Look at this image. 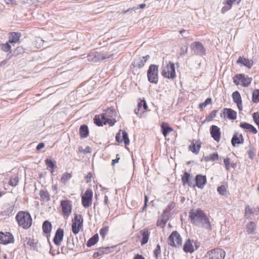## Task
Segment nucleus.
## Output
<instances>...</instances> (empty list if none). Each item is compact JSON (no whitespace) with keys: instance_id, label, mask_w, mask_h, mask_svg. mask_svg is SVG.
I'll list each match as a JSON object with an SVG mask.
<instances>
[{"instance_id":"obj_64","label":"nucleus","mask_w":259,"mask_h":259,"mask_svg":"<svg viewBox=\"0 0 259 259\" xmlns=\"http://www.w3.org/2000/svg\"><path fill=\"white\" fill-rule=\"evenodd\" d=\"M104 202L105 205H108V198L107 196H105Z\"/></svg>"},{"instance_id":"obj_59","label":"nucleus","mask_w":259,"mask_h":259,"mask_svg":"<svg viewBox=\"0 0 259 259\" xmlns=\"http://www.w3.org/2000/svg\"><path fill=\"white\" fill-rule=\"evenodd\" d=\"M148 201V197L147 195H145L144 197V205L142 208V210L144 211L146 209L147 206V203Z\"/></svg>"},{"instance_id":"obj_63","label":"nucleus","mask_w":259,"mask_h":259,"mask_svg":"<svg viewBox=\"0 0 259 259\" xmlns=\"http://www.w3.org/2000/svg\"><path fill=\"white\" fill-rule=\"evenodd\" d=\"M45 147V144L44 143H39L37 147H36V150H40L42 148Z\"/></svg>"},{"instance_id":"obj_42","label":"nucleus","mask_w":259,"mask_h":259,"mask_svg":"<svg viewBox=\"0 0 259 259\" xmlns=\"http://www.w3.org/2000/svg\"><path fill=\"white\" fill-rule=\"evenodd\" d=\"M99 240V237L98 234H95L92 237L90 238L87 243V245L88 247H91L94 245H95Z\"/></svg>"},{"instance_id":"obj_6","label":"nucleus","mask_w":259,"mask_h":259,"mask_svg":"<svg viewBox=\"0 0 259 259\" xmlns=\"http://www.w3.org/2000/svg\"><path fill=\"white\" fill-rule=\"evenodd\" d=\"M148 81L152 83L157 84L158 82V66L155 64L149 66L147 70Z\"/></svg>"},{"instance_id":"obj_20","label":"nucleus","mask_w":259,"mask_h":259,"mask_svg":"<svg viewBox=\"0 0 259 259\" xmlns=\"http://www.w3.org/2000/svg\"><path fill=\"white\" fill-rule=\"evenodd\" d=\"M64 232L63 229L58 228L53 238V242L57 246H60L63 241Z\"/></svg>"},{"instance_id":"obj_39","label":"nucleus","mask_w":259,"mask_h":259,"mask_svg":"<svg viewBox=\"0 0 259 259\" xmlns=\"http://www.w3.org/2000/svg\"><path fill=\"white\" fill-rule=\"evenodd\" d=\"M39 196L41 201L47 202L50 200V195L47 190H41L39 191Z\"/></svg>"},{"instance_id":"obj_50","label":"nucleus","mask_w":259,"mask_h":259,"mask_svg":"<svg viewBox=\"0 0 259 259\" xmlns=\"http://www.w3.org/2000/svg\"><path fill=\"white\" fill-rule=\"evenodd\" d=\"M212 102V100L211 98H207L205 101L199 104V107L200 109H202L203 108H204L205 106H206L207 105L210 104Z\"/></svg>"},{"instance_id":"obj_19","label":"nucleus","mask_w":259,"mask_h":259,"mask_svg":"<svg viewBox=\"0 0 259 259\" xmlns=\"http://www.w3.org/2000/svg\"><path fill=\"white\" fill-rule=\"evenodd\" d=\"M207 183V179L205 176L197 175L195 177V184L193 187L196 186L198 188L203 189Z\"/></svg>"},{"instance_id":"obj_11","label":"nucleus","mask_w":259,"mask_h":259,"mask_svg":"<svg viewBox=\"0 0 259 259\" xmlns=\"http://www.w3.org/2000/svg\"><path fill=\"white\" fill-rule=\"evenodd\" d=\"M81 204L84 208H88L91 206L92 204L93 198V191L90 189H87L81 195Z\"/></svg>"},{"instance_id":"obj_30","label":"nucleus","mask_w":259,"mask_h":259,"mask_svg":"<svg viewBox=\"0 0 259 259\" xmlns=\"http://www.w3.org/2000/svg\"><path fill=\"white\" fill-rule=\"evenodd\" d=\"M191 175L188 172L185 171L182 175L181 180L183 186L188 185L190 187H192V183L190 181Z\"/></svg>"},{"instance_id":"obj_43","label":"nucleus","mask_w":259,"mask_h":259,"mask_svg":"<svg viewBox=\"0 0 259 259\" xmlns=\"http://www.w3.org/2000/svg\"><path fill=\"white\" fill-rule=\"evenodd\" d=\"M9 41L0 45L1 49L5 52H11V46Z\"/></svg>"},{"instance_id":"obj_14","label":"nucleus","mask_w":259,"mask_h":259,"mask_svg":"<svg viewBox=\"0 0 259 259\" xmlns=\"http://www.w3.org/2000/svg\"><path fill=\"white\" fill-rule=\"evenodd\" d=\"M14 238L13 235L10 232H0V244L6 245L14 243Z\"/></svg>"},{"instance_id":"obj_16","label":"nucleus","mask_w":259,"mask_h":259,"mask_svg":"<svg viewBox=\"0 0 259 259\" xmlns=\"http://www.w3.org/2000/svg\"><path fill=\"white\" fill-rule=\"evenodd\" d=\"M210 134L213 139L219 143L221 140V132L219 127L215 125H212L209 128Z\"/></svg>"},{"instance_id":"obj_56","label":"nucleus","mask_w":259,"mask_h":259,"mask_svg":"<svg viewBox=\"0 0 259 259\" xmlns=\"http://www.w3.org/2000/svg\"><path fill=\"white\" fill-rule=\"evenodd\" d=\"M241 1V0H227L226 4L230 7H232V5L234 3H236V4L238 5Z\"/></svg>"},{"instance_id":"obj_4","label":"nucleus","mask_w":259,"mask_h":259,"mask_svg":"<svg viewBox=\"0 0 259 259\" xmlns=\"http://www.w3.org/2000/svg\"><path fill=\"white\" fill-rule=\"evenodd\" d=\"M183 239L180 233L177 231H173L168 236L167 239L168 244L172 247H180L182 245Z\"/></svg>"},{"instance_id":"obj_27","label":"nucleus","mask_w":259,"mask_h":259,"mask_svg":"<svg viewBox=\"0 0 259 259\" xmlns=\"http://www.w3.org/2000/svg\"><path fill=\"white\" fill-rule=\"evenodd\" d=\"M111 253L110 247H101L99 248L93 254L94 258H97L102 256L104 254H107Z\"/></svg>"},{"instance_id":"obj_31","label":"nucleus","mask_w":259,"mask_h":259,"mask_svg":"<svg viewBox=\"0 0 259 259\" xmlns=\"http://www.w3.org/2000/svg\"><path fill=\"white\" fill-rule=\"evenodd\" d=\"M244 142V138L242 134H235L231 140L233 146L236 144H242Z\"/></svg>"},{"instance_id":"obj_10","label":"nucleus","mask_w":259,"mask_h":259,"mask_svg":"<svg viewBox=\"0 0 259 259\" xmlns=\"http://www.w3.org/2000/svg\"><path fill=\"white\" fill-rule=\"evenodd\" d=\"M252 80L251 77H249L242 74H238L234 76L233 81L237 85L240 84L242 87H247L250 84Z\"/></svg>"},{"instance_id":"obj_40","label":"nucleus","mask_w":259,"mask_h":259,"mask_svg":"<svg viewBox=\"0 0 259 259\" xmlns=\"http://www.w3.org/2000/svg\"><path fill=\"white\" fill-rule=\"evenodd\" d=\"M141 234L142 236V238L141 241V245H144L146 244L149 240L150 233L148 230H143L141 231Z\"/></svg>"},{"instance_id":"obj_33","label":"nucleus","mask_w":259,"mask_h":259,"mask_svg":"<svg viewBox=\"0 0 259 259\" xmlns=\"http://www.w3.org/2000/svg\"><path fill=\"white\" fill-rule=\"evenodd\" d=\"M161 128L162 133L164 137L167 136L168 133L173 131V128L167 122H162L161 125Z\"/></svg>"},{"instance_id":"obj_47","label":"nucleus","mask_w":259,"mask_h":259,"mask_svg":"<svg viewBox=\"0 0 259 259\" xmlns=\"http://www.w3.org/2000/svg\"><path fill=\"white\" fill-rule=\"evenodd\" d=\"M19 183L18 176H16L14 177H11L9 182V184L12 187H16L18 185Z\"/></svg>"},{"instance_id":"obj_25","label":"nucleus","mask_w":259,"mask_h":259,"mask_svg":"<svg viewBox=\"0 0 259 259\" xmlns=\"http://www.w3.org/2000/svg\"><path fill=\"white\" fill-rule=\"evenodd\" d=\"M240 126L243 129H244L246 132H249L254 135L257 134V131L256 129V128L252 124H249L247 122H240Z\"/></svg>"},{"instance_id":"obj_28","label":"nucleus","mask_w":259,"mask_h":259,"mask_svg":"<svg viewBox=\"0 0 259 259\" xmlns=\"http://www.w3.org/2000/svg\"><path fill=\"white\" fill-rule=\"evenodd\" d=\"M193 241L190 239L187 240L183 246V250L186 253H192L194 251V248L193 245Z\"/></svg>"},{"instance_id":"obj_46","label":"nucleus","mask_w":259,"mask_h":259,"mask_svg":"<svg viewBox=\"0 0 259 259\" xmlns=\"http://www.w3.org/2000/svg\"><path fill=\"white\" fill-rule=\"evenodd\" d=\"M254 209L253 207L250 205H246L245 208V215L246 217H250L254 213Z\"/></svg>"},{"instance_id":"obj_1","label":"nucleus","mask_w":259,"mask_h":259,"mask_svg":"<svg viewBox=\"0 0 259 259\" xmlns=\"http://www.w3.org/2000/svg\"><path fill=\"white\" fill-rule=\"evenodd\" d=\"M191 222L197 226H202L208 230H211V225L206 214L200 208L192 209L189 212Z\"/></svg>"},{"instance_id":"obj_15","label":"nucleus","mask_w":259,"mask_h":259,"mask_svg":"<svg viewBox=\"0 0 259 259\" xmlns=\"http://www.w3.org/2000/svg\"><path fill=\"white\" fill-rule=\"evenodd\" d=\"M191 49L194 52L199 55H205L206 54V50L203 44L199 41H195L191 45Z\"/></svg>"},{"instance_id":"obj_29","label":"nucleus","mask_w":259,"mask_h":259,"mask_svg":"<svg viewBox=\"0 0 259 259\" xmlns=\"http://www.w3.org/2000/svg\"><path fill=\"white\" fill-rule=\"evenodd\" d=\"M21 35L19 32H13L9 34V41L11 44H16L19 42L20 38Z\"/></svg>"},{"instance_id":"obj_55","label":"nucleus","mask_w":259,"mask_h":259,"mask_svg":"<svg viewBox=\"0 0 259 259\" xmlns=\"http://www.w3.org/2000/svg\"><path fill=\"white\" fill-rule=\"evenodd\" d=\"M247 154L249 158L252 159L255 155V151L253 149H249L247 151Z\"/></svg>"},{"instance_id":"obj_3","label":"nucleus","mask_w":259,"mask_h":259,"mask_svg":"<svg viewBox=\"0 0 259 259\" xmlns=\"http://www.w3.org/2000/svg\"><path fill=\"white\" fill-rule=\"evenodd\" d=\"M16 220L18 226L24 229H29L32 223V219L30 213L25 211H19L16 216Z\"/></svg>"},{"instance_id":"obj_17","label":"nucleus","mask_w":259,"mask_h":259,"mask_svg":"<svg viewBox=\"0 0 259 259\" xmlns=\"http://www.w3.org/2000/svg\"><path fill=\"white\" fill-rule=\"evenodd\" d=\"M89 60L93 61L94 62H98L100 61L104 60L106 59H109L110 56H107L102 53L96 52L95 53H93L89 55Z\"/></svg>"},{"instance_id":"obj_54","label":"nucleus","mask_w":259,"mask_h":259,"mask_svg":"<svg viewBox=\"0 0 259 259\" xmlns=\"http://www.w3.org/2000/svg\"><path fill=\"white\" fill-rule=\"evenodd\" d=\"M252 117L254 122L259 126V113L255 112L252 115Z\"/></svg>"},{"instance_id":"obj_44","label":"nucleus","mask_w":259,"mask_h":259,"mask_svg":"<svg viewBox=\"0 0 259 259\" xmlns=\"http://www.w3.org/2000/svg\"><path fill=\"white\" fill-rule=\"evenodd\" d=\"M252 102L253 103L259 102V89L254 90L252 94Z\"/></svg>"},{"instance_id":"obj_52","label":"nucleus","mask_w":259,"mask_h":259,"mask_svg":"<svg viewBox=\"0 0 259 259\" xmlns=\"http://www.w3.org/2000/svg\"><path fill=\"white\" fill-rule=\"evenodd\" d=\"M175 207V203L171 202L169 203L165 209L163 210V213L166 214V213L169 212L171 209H172Z\"/></svg>"},{"instance_id":"obj_23","label":"nucleus","mask_w":259,"mask_h":259,"mask_svg":"<svg viewBox=\"0 0 259 259\" xmlns=\"http://www.w3.org/2000/svg\"><path fill=\"white\" fill-rule=\"evenodd\" d=\"M42 229L44 234L49 239L51 236V233L52 230L51 223L48 220L45 221L42 224Z\"/></svg>"},{"instance_id":"obj_7","label":"nucleus","mask_w":259,"mask_h":259,"mask_svg":"<svg viewBox=\"0 0 259 259\" xmlns=\"http://www.w3.org/2000/svg\"><path fill=\"white\" fill-rule=\"evenodd\" d=\"M225 255L226 252L223 249L216 248L208 251L205 257L206 259H224Z\"/></svg>"},{"instance_id":"obj_41","label":"nucleus","mask_w":259,"mask_h":259,"mask_svg":"<svg viewBox=\"0 0 259 259\" xmlns=\"http://www.w3.org/2000/svg\"><path fill=\"white\" fill-rule=\"evenodd\" d=\"M204 159L206 162H214L219 159V155L217 153H212L204 156Z\"/></svg>"},{"instance_id":"obj_24","label":"nucleus","mask_w":259,"mask_h":259,"mask_svg":"<svg viewBox=\"0 0 259 259\" xmlns=\"http://www.w3.org/2000/svg\"><path fill=\"white\" fill-rule=\"evenodd\" d=\"M201 148V142L199 140L193 139L191 141L189 149L192 153L198 154Z\"/></svg>"},{"instance_id":"obj_18","label":"nucleus","mask_w":259,"mask_h":259,"mask_svg":"<svg viewBox=\"0 0 259 259\" xmlns=\"http://www.w3.org/2000/svg\"><path fill=\"white\" fill-rule=\"evenodd\" d=\"M115 139L116 141L119 143H121L123 141L125 146L128 145L130 143L127 134L124 131L120 130L116 134Z\"/></svg>"},{"instance_id":"obj_51","label":"nucleus","mask_w":259,"mask_h":259,"mask_svg":"<svg viewBox=\"0 0 259 259\" xmlns=\"http://www.w3.org/2000/svg\"><path fill=\"white\" fill-rule=\"evenodd\" d=\"M154 255L157 258L161 255V247L159 244H157L156 248L154 250Z\"/></svg>"},{"instance_id":"obj_45","label":"nucleus","mask_w":259,"mask_h":259,"mask_svg":"<svg viewBox=\"0 0 259 259\" xmlns=\"http://www.w3.org/2000/svg\"><path fill=\"white\" fill-rule=\"evenodd\" d=\"M46 165L48 168L51 169V172H53L54 169L55 168V161H53L51 159L47 158L45 161Z\"/></svg>"},{"instance_id":"obj_26","label":"nucleus","mask_w":259,"mask_h":259,"mask_svg":"<svg viewBox=\"0 0 259 259\" xmlns=\"http://www.w3.org/2000/svg\"><path fill=\"white\" fill-rule=\"evenodd\" d=\"M237 63L242 65L249 69L251 68L253 65L252 60H249L243 57H239L237 61Z\"/></svg>"},{"instance_id":"obj_62","label":"nucleus","mask_w":259,"mask_h":259,"mask_svg":"<svg viewBox=\"0 0 259 259\" xmlns=\"http://www.w3.org/2000/svg\"><path fill=\"white\" fill-rule=\"evenodd\" d=\"M133 259H145V258L141 254H135Z\"/></svg>"},{"instance_id":"obj_2","label":"nucleus","mask_w":259,"mask_h":259,"mask_svg":"<svg viewBox=\"0 0 259 259\" xmlns=\"http://www.w3.org/2000/svg\"><path fill=\"white\" fill-rule=\"evenodd\" d=\"M116 113L114 110L108 108L103 113L96 115L94 118V123L98 126H102L108 124L113 126L116 122Z\"/></svg>"},{"instance_id":"obj_36","label":"nucleus","mask_w":259,"mask_h":259,"mask_svg":"<svg viewBox=\"0 0 259 259\" xmlns=\"http://www.w3.org/2000/svg\"><path fill=\"white\" fill-rule=\"evenodd\" d=\"M72 177V172H65L63 173L60 178V181L63 185H66Z\"/></svg>"},{"instance_id":"obj_12","label":"nucleus","mask_w":259,"mask_h":259,"mask_svg":"<svg viewBox=\"0 0 259 259\" xmlns=\"http://www.w3.org/2000/svg\"><path fill=\"white\" fill-rule=\"evenodd\" d=\"M148 106L144 99H138L137 107L134 110L135 114L139 117H142L144 113L148 111Z\"/></svg>"},{"instance_id":"obj_38","label":"nucleus","mask_w":259,"mask_h":259,"mask_svg":"<svg viewBox=\"0 0 259 259\" xmlns=\"http://www.w3.org/2000/svg\"><path fill=\"white\" fill-rule=\"evenodd\" d=\"M89 128L87 125H81L79 128V135L81 138H87L89 136Z\"/></svg>"},{"instance_id":"obj_34","label":"nucleus","mask_w":259,"mask_h":259,"mask_svg":"<svg viewBox=\"0 0 259 259\" xmlns=\"http://www.w3.org/2000/svg\"><path fill=\"white\" fill-rule=\"evenodd\" d=\"M224 163L227 170H230L231 168H235L236 166V163L229 157L224 158Z\"/></svg>"},{"instance_id":"obj_22","label":"nucleus","mask_w":259,"mask_h":259,"mask_svg":"<svg viewBox=\"0 0 259 259\" xmlns=\"http://www.w3.org/2000/svg\"><path fill=\"white\" fill-rule=\"evenodd\" d=\"M232 99L233 102L236 104L239 111L243 110L242 101L239 92L237 91L233 93Z\"/></svg>"},{"instance_id":"obj_49","label":"nucleus","mask_w":259,"mask_h":259,"mask_svg":"<svg viewBox=\"0 0 259 259\" xmlns=\"http://www.w3.org/2000/svg\"><path fill=\"white\" fill-rule=\"evenodd\" d=\"M217 110H213L211 111L209 114L206 116L205 120L207 121H211L214 117H216Z\"/></svg>"},{"instance_id":"obj_8","label":"nucleus","mask_w":259,"mask_h":259,"mask_svg":"<svg viewBox=\"0 0 259 259\" xmlns=\"http://www.w3.org/2000/svg\"><path fill=\"white\" fill-rule=\"evenodd\" d=\"M161 74L165 78L174 79L176 76L175 64L169 62L163 67Z\"/></svg>"},{"instance_id":"obj_5","label":"nucleus","mask_w":259,"mask_h":259,"mask_svg":"<svg viewBox=\"0 0 259 259\" xmlns=\"http://www.w3.org/2000/svg\"><path fill=\"white\" fill-rule=\"evenodd\" d=\"M61 214L64 219H67L70 215L72 210V204L71 200L65 199L60 201Z\"/></svg>"},{"instance_id":"obj_21","label":"nucleus","mask_w":259,"mask_h":259,"mask_svg":"<svg viewBox=\"0 0 259 259\" xmlns=\"http://www.w3.org/2000/svg\"><path fill=\"white\" fill-rule=\"evenodd\" d=\"M149 58V55H147L145 57H137L136 58L133 63H132V65L134 68H141L145 65V63L146 62L147 59Z\"/></svg>"},{"instance_id":"obj_61","label":"nucleus","mask_w":259,"mask_h":259,"mask_svg":"<svg viewBox=\"0 0 259 259\" xmlns=\"http://www.w3.org/2000/svg\"><path fill=\"white\" fill-rule=\"evenodd\" d=\"M232 7H230L229 6H228V7H226V6L223 7L221 10L222 13V14L225 13L226 12H227L228 11L230 10L232 8Z\"/></svg>"},{"instance_id":"obj_13","label":"nucleus","mask_w":259,"mask_h":259,"mask_svg":"<svg viewBox=\"0 0 259 259\" xmlns=\"http://www.w3.org/2000/svg\"><path fill=\"white\" fill-rule=\"evenodd\" d=\"M221 117L224 119L234 120L237 118V112L231 108H224L221 113Z\"/></svg>"},{"instance_id":"obj_58","label":"nucleus","mask_w":259,"mask_h":259,"mask_svg":"<svg viewBox=\"0 0 259 259\" xmlns=\"http://www.w3.org/2000/svg\"><path fill=\"white\" fill-rule=\"evenodd\" d=\"M93 177V175L91 172H89L88 174L85 176L84 179L85 180V181L87 183H90L92 181V178Z\"/></svg>"},{"instance_id":"obj_48","label":"nucleus","mask_w":259,"mask_h":259,"mask_svg":"<svg viewBox=\"0 0 259 259\" xmlns=\"http://www.w3.org/2000/svg\"><path fill=\"white\" fill-rule=\"evenodd\" d=\"M109 227L108 226H104L100 230V234L101 236L103 239L105 238L106 235L109 231Z\"/></svg>"},{"instance_id":"obj_32","label":"nucleus","mask_w":259,"mask_h":259,"mask_svg":"<svg viewBox=\"0 0 259 259\" xmlns=\"http://www.w3.org/2000/svg\"><path fill=\"white\" fill-rule=\"evenodd\" d=\"M168 220V217L166 214H164L163 213L158 219L157 223H156V225L158 227L164 228Z\"/></svg>"},{"instance_id":"obj_35","label":"nucleus","mask_w":259,"mask_h":259,"mask_svg":"<svg viewBox=\"0 0 259 259\" xmlns=\"http://www.w3.org/2000/svg\"><path fill=\"white\" fill-rule=\"evenodd\" d=\"M228 185L224 184L222 185L217 188V191L218 193L222 196L228 197L229 195V192L228 190Z\"/></svg>"},{"instance_id":"obj_57","label":"nucleus","mask_w":259,"mask_h":259,"mask_svg":"<svg viewBox=\"0 0 259 259\" xmlns=\"http://www.w3.org/2000/svg\"><path fill=\"white\" fill-rule=\"evenodd\" d=\"M27 244L30 246H35L36 245V243L34 242V240L33 239L29 238L27 242Z\"/></svg>"},{"instance_id":"obj_9","label":"nucleus","mask_w":259,"mask_h":259,"mask_svg":"<svg viewBox=\"0 0 259 259\" xmlns=\"http://www.w3.org/2000/svg\"><path fill=\"white\" fill-rule=\"evenodd\" d=\"M83 219L81 214H75L72 219V231L74 234L79 233L83 227Z\"/></svg>"},{"instance_id":"obj_53","label":"nucleus","mask_w":259,"mask_h":259,"mask_svg":"<svg viewBox=\"0 0 259 259\" xmlns=\"http://www.w3.org/2000/svg\"><path fill=\"white\" fill-rule=\"evenodd\" d=\"M79 152L82 153L83 154H86L88 153H91L92 152V149L90 147L87 146L85 149H83L81 147L79 148Z\"/></svg>"},{"instance_id":"obj_37","label":"nucleus","mask_w":259,"mask_h":259,"mask_svg":"<svg viewBox=\"0 0 259 259\" xmlns=\"http://www.w3.org/2000/svg\"><path fill=\"white\" fill-rule=\"evenodd\" d=\"M246 229L248 234H253L256 229V225L252 221L249 222L246 226Z\"/></svg>"},{"instance_id":"obj_60","label":"nucleus","mask_w":259,"mask_h":259,"mask_svg":"<svg viewBox=\"0 0 259 259\" xmlns=\"http://www.w3.org/2000/svg\"><path fill=\"white\" fill-rule=\"evenodd\" d=\"M119 159H120L119 155L116 154V158L115 159H113L112 161V165L113 166H114L115 163H117L119 162Z\"/></svg>"}]
</instances>
